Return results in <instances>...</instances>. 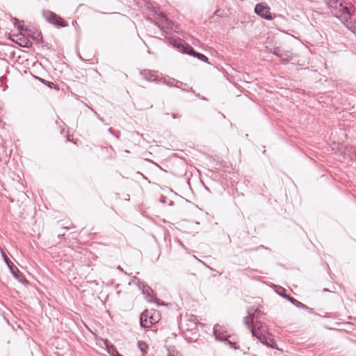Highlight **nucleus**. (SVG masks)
<instances>
[{
    "label": "nucleus",
    "instance_id": "obj_24",
    "mask_svg": "<svg viewBox=\"0 0 356 356\" xmlns=\"http://www.w3.org/2000/svg\"><path fill=\"white\" fill-rule=\"evenodd\" d=\"M95 113L99 120L102 122L104 121L103 119L99 116V115L97 112H95Z\"/></svg>",
    "mask_w": 356,
    "mask_h": 356
},
{
    "label": "nucleus",
    "instance_id": "obj_20",
    "mask_svg": "<svg viewBox=\"0 0 356 356\" xmlns=\"http://www.w3.org/2000/svg\"><path fill=\"white\" fill-rule=\"evenodd\" d=\"M156 322H157V319L155 317H154L152 315L149 316L148 323H149V327L152 324L156 323Z\"/></svg>",
    "mask_w": 356,
    "mask_h": 356
},
{
    "label": "nucleus",
    "instance_id": "obj_23",
    "mask_svg": "<svg viewBox=\"0 0 356 356\" xmlns=\"http://www.w3.org/2000/svg\"><path fill=\"white\" fill-rule=\"evenodd\" d=\"M40 80L42 82H43V83H46V84H48V86H50V87H52V86H54V83H52V82H49V81H45V80L42 79H40Z\"/></svg>",
    "mask_w": 356,
    "mask_h": 356
},
{
    "label": "nucleus",
    "instance_id": "obj_1",
    "mask_svg": "<svg viewBox=\"0 0 356 356\" xmlns=\"http://www.w3.org/2000/svg\"><path fill=\"white\" fill-rule=\"evenodd\" d=\"M326 4L330 8L332 13L338 18L348 19L350 17L349 8L344 6L340 0H325Z\"/></svg>",
    "mask_w": 356,
    "mask_h": 356
},
{
    "label": "nucleus",
    "instance_id": "obj_28",
    "mask_svg": "<svg viewBox=\"0 0 356 356\" xmlns=\"http://www.w3.org/2000/svg\"><path fill=\"white\" fill-rule=\"evenodd\" d=\"M108 131H109L110 133H111V134H113V129H112L111 128H109V129H108Z\"/></svg>",
    "mask_w": 356,
    "mask_h": 356
},
{
    "label": "nucleus",
    "instance_id": "obj_4",
    "mask_svg": "<svg viewBox=\"0 0 356 356\" xmlns=\"http://www.w3.org/2000/svg\"><path fill=\"white\" fill-rule=\"evenodd\" d=\"M43 16L50 24L60 27L67 26V23L59 15L50 10H44Z\"/></svg>",
    "mask_w": 356,
    "mask_h": 356
},
{
    "label": "nucleus",
    "instance_id": "obj_26",
    "mask_svg": "<svg viewBox=\"0 0 356 356\" xmlns=\"http://www.w3.org/2000/svg\"><path fill=\"white\" fill-rule=\"evenodd\" d=\"M172 117L173 118H178V115H177V114L173 113V114L172 115Z\"/></svg>",
    "mask_w": 356,
    "mask_h": 356
},
{
    "label": "nucleus",
    "instance_id": "obj_10",
    "mask_svg": "<svg viewBox=\"0 0 356 356\" xmlns=\"http://www.w3.org/2000/svg\"><path fill=\"white\" fill-rule=\"evenodd\" d=\"M2 256L3 257L4 261L6 263V264H7L8 267L9 268L13 275L15 278H17V280H19L20 281L21 280L19 277H22V273H20V271L13 264V263L10 260V259L6 256V254L3 252H2Z\"/></svg>",
    "mask_w": 356,
    "mask_h": 356
},
{
    "label": "nucleus",
    "instance_id": "obj_2",
    "mask_svg": "<svg viewBox=\"0 0 356 356\" xmlns=\"http://www.w3.org/2000/svg\"><path fill=\"white\" fill-rule=\"evenodd\" d=\"M252 337L257 338L261 343L268 344L266 334L268 327L266 325L259 320H256L250 324V329H248Z\"/></svg>",
    "mask_w": 356,
    "mask_h": 356
},
{
    "label": "nucleus",
    "instance_id": "obj_31",
    "mask_svg": "<svg viewBox=\"0 0 356 356\" xmlns=\"http://www.w3.org/2000/svg\"><path fill=\"white\" fill-rule=\"evenodd\" d=\"M323 291H329V290H328V289H323Z\"/></svg>",
    "mask_w": 356,
    "mask_h": 356
},
{
    "label": "nucleus",
    "instance_id": "obj_5",
    "mask_svg": "<svg viewBox=\"0 0 356 356\" xmlns=\"http://www.w3.org/2000/svg\"><path fill=\"white\" fill-rule=\"evenodd\" d=\"M264 313L258 308L250 307L248 309V316L243 318V323L248 329H250V324L256 320H259Z\"/></svg>",
    "mask_w": 356,
    "mask_h": 356
},
{
    "label": "nucleus",
    "instance_id": "obj_3",
    "mask_svg": "<svg viewBox=\"0 0 356 356\" xmlns=\"http://www.w3.org/2000/svg\"><path fill=\"white\" fill-rule=\"evenodd\" d=\"M168 40L170 44H171L174 47L177 48L182 53L187 54L194 57H195V54H197V52H196L191 46L187 44H184L180 39H175L170 38Z\"/></svg>",
    "mask_w": 356,
    "mask_h": 356
},
{
    "label": "nucleus",
    "instance_id": "obj_29",
    "mask_svg": "<svg viewBox=\"0 0 356 356\" xmlns=\"http://www.w3.org/2000/svg\"><path fill=\"white\" fill-rule=\"evenodd\" d=\"M170 206H172L174 205V202L173 201H170V204H169Z\"/></svg>",
    "mask_w": 356,
    "mask_h": 356
},
{
    "label": "nucleus",
    "instance_id": "obj_16",
    "mask_svg": "<svg viewBox=\"0 0 356 356\" xmlns=\"http://www.w3.org/2000/svg\"><path fill=\"white\" fill-rule=\"evenodd\" d=\"M138 346L142 351V353H145L147 349V345L145 342L139 341H138Z\"/></svg>",
    "mask_w": 356,
    "mask_h": 356
},
{
    "label": "nucleus",
    "instance_id": "obj_15",
    "mask_svg": "<svg viewBox=\"0 0 356 356\" xmlns=\"http://www.w3.org/2000/svg\"><path fill=\"white\" fill-rule=\"evenodd\" d=\"M290 58H291V56H290V54L289 51L287 52H284V56H282V57H281V62L283 63V64H286L289 62L290 60Z\"/></svg>",
    "mask_w": 356,
    "mask_h": 356
},
{
    "label": "nucleus",
    "instance_id": "obj_14",
    "mask_svg": "<svg viewBox=\"0 0 356 356\" xmlns=\"http://www.w3.org/2000/svg\"><path fill=\"white\" fill-rule=\"evenodd\" d=\"M149 316V312L145 310L142 312L140 316V324L143 327H149V323H148Z\"/></svg>",
    "mask_w": 356,
    "mask_h": 356
},
{
    "label": "nucleus",
    "instance_id": "obj_12",
    "mask_svg": "<svg viewBox=\"0 0 356 356\" xmlns=\"http://www.w3.org/2000/svg\"><path fill=\"white\" fill-rule=\"evenodd\" d=\"M160 82H162L163 84H165L169 87L181 88V86H187L186 83L176 80L175 79H167L165 78H163L161 79V81Z\"/></svg>",
    "mask_w": 356,
    "mask_h": 356
},
{
    "label": "nucleus",
    "instance_id": "obj_17",
    "mask_svg": "<svg viewBox=\"0 0 356 356\" xmlns=\"http://www.w3.org/2000/svg\"><path fill=\"white\" fill-rule=\"evenodd\" d=\"M270 53L273 54L274 55L281 58L282 56H284V52H282V50L280 48H275L273 51H270Z\"/></svg>",
    "mask_w": 356,
    "mask_h": 356
},
{
    "label": "nucleus",
    "instance_id": "obj_21",
    "mask_svg": "<svg viewBox=\"0 0 356 356\" xmlns=\"http://www.w3.org/2000/svg\"><path fill=\"white\" fill-rule=\"evenodd\" d=\"M132 282H133L134 283L136 284L138 286V287H139V288H141V285H142V283H143V282H140V280H139L138 277H136V276H134V277H133Z\"/></svg>",
    "mask_w": 356,
    "mask_h": 356
},
{
    "label": "nucleus",
    "instance_id": "obj_22",
    "mask_svg": "<svg viewBox=\"0 0 356 356\" xmlns=\"http://www.w3.org/2000/svg\"><path fill=\"white\" fill-rule=\"evenodd\" d=\"M186 86H181V88H179L182 91L184 92H191L193 93H195V91L193 90L192 88H190L189 89L186 88Z\"/></svg>",
    "mask_w": 356,
    "mask_h": 356
},
{
    "label": "nucleus",
    "instance_id": "obj_19",
    "mask_svg": "<svg viewBox=\"0 0 356 356\" xmlns=\"http://www.w3.org/2000/svg\"><path fill=\"white\" fill-rule=\"evenodd\" d=\"M195 57L203 62H208V58L202 54L198 53L195 54Z\"/></svg>",
    "mask_w": 356,
    "mask_h": 356
},
{
    "label": "nucleus",
    "instance_id": "obj_6",
    "mask_svg": "<svg viewBox=\"0 0 356 356\" xmlns=\"http://www.w3.org/2000/svg\"><path fill=\"white\" fill-rule=\"evenodd\" d=\"M254 13L261 18L267 20H272L275 17V15L273 16L271 15L270 8L265 2L256 4L254 7Z\"/></svg>",
    "mask_w": 356,
    "mask_h": 356
},
{
    "label": "nucleus",
    "instance_id": "obj_30",
    "mask_svg": "<svg viewBox=\"0 0 356 356\" xmlns=\"http://www.w3.org/2000/svg\"><path fill=\"white\" fill-rule=\"evenodd\" d=\"M118 270H121V271H122V268L120 266H118Z\"/></svg>",
    "mask_w": 356,
    "mask_h": 356
},
{
    "label": "nucleus",
    "instance_id": "obj_25",
    "mask_svg": "<svg viewBox=\"0 0 356 356\" xmlns=\"http://www.w3.org/2000/svg\"><path fill=\"white\" fill-rule=\"evenodd\" d=\"M113 356H122L118 352H115V355H113Z\"/></svg>",
    "mask_w": 356,
    "mask_h": 356
},
{
    "label": "nucleus",
    "instance_id": "obj_7",
    "mask_svg": "<svg viewBox=\"0 0 356 356\" xmlns=\"http://www.w3.org/2000/svg\"><path fill=\"white\" fill-rule=\"evenodd\" d=\"M158 19V26L161 29H165L170 31L179 33L178 26L175 25L171 20L168 19L164 14H160L159 15Z\"/></svg>",
    "mask_w": 356,
    "mask_h": 356
},
{
    "label": "nucleus",
    "instance_id": "obj_27",
    "mask_svg": "<svg viewBox=\"0 0 356 356\" xmlns=\"http://www.w3.org/2000/svg\"><path fill=\"white\" fill-rule=\"evenodd\" d=\"M264 248V245H260L259 247H257V248H255L254 250H258L259 248Z\"/></svg>",
    "mask_w": 356,
    "mask_h": 356
},
{
    "label": "nucleus",
    "instance_id": "obj_13",
    "mask_svg": "<svg viewBox=\"0 0 356 356\" xmlns=\"http://www.w3.org/2000/svg\"><path fill=\"white\" fill-rule=\"evenodd\" d=\"M141 74L143 76L144 79L148 81L159 83L161 81V79L158 78L154 72L149 70H143L141 72Z\"/></svg>",
    "mask_w": 356,
    "mask_h": 356
},
{
    "label": "nucleus",
    "instance_id": "obj_8",
    "mask_svg": "<svg viewBox=\"0 0 356 356\" xmlns=\"http://www.w3.org/2000/svg\"><path fill=\"white\" fill-rule=\"evenodd\" d=\"M220 326L219 325H216L213 327V333L216 336V338L217 339H219L220 341H225L232 348L237 349L238 347L236 346V343L233 342L229 339L230 336L221 334V332H220Z\"/></svg>",
    "mask_w": 356,
    "mask_h": 356
},
{
    "label": "nucleus",
    "instance_id": "obj_9",
    "mask_svg": "<svg viewBox=\"0 0 356 356\" xmlns=\"http://www.w3.org/2000/svg\"><path fill=\"white\" fill-rule=\"evenodd\" d=\"M142 290V292L144 295H145V298L147 301L150 302H155L158 305H163V303L160 302V300L159 299H154L152 295L153 293L152 289L145 283H142L141 288H140Z\"/></svg>",
    "mask_w": 356,
    "mask_h": 356
},
{
    "label": "nucleus",
    "instance_id": "obj_11",
    "mask_svg": "<svg viewBox=\"0 0 356 356\" xmlns=\"http://www.w3.org/2000/svg\"><path fill=\"white\" fill-rule=\"evenodd\" d=\"M280 295L282 297L286 298L289 302H291L296 307H297L298 308H300V309H303L307 311L310 314H313L314 313L313 309L307 307V305H305V304H303L301 302L298 301V300L293 298V297H291V296H286V295H284V294H280Z\"/></svg>",
    "mask_w": 356,
    "mask_h": 356
},
{
    "label": "nucleus",
    "instance_id": "obj_18",
    "mask_svg": "<svg viewBox=\"0 0 356 356\" xmlns=\"http://www.w3.org/2000/svg\"><path fill=\"white\" fill-rule=\"evenodd\" d=\"M6 79H7L5 76H2L0 78V83L1 86L3 87V91H5L8 88V86L6 85Z\"/></svg>",
    "mask_w": 356,
    "mask_h": 356
}]
</instances>
